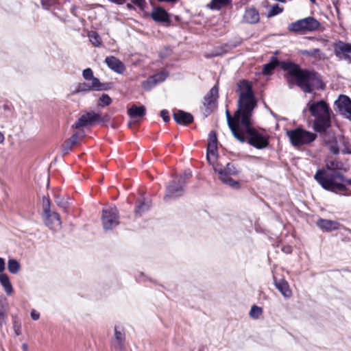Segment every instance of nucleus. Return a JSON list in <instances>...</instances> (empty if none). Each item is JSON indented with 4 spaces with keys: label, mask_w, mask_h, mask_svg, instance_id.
Listing matches in <instances>:
<instances>
[{
    "label": "nucleus",
    "mask_w": 351,
    "mask_h": 351,
    "mask_svg": "<svg viewBox=\"0 0 351 351\" xmlns=\"http://www.w3.org/2000/svg\"><path fill=\"white\" fill-rule=\"evenodd\" d=\"M12 321H13V328L16 335L19 336L21 334V322L17 318L16 315H12Z\"/></svg>",
    "instance_id": "36"
},
{
    "label": "nucleus",
    "mask_w": 351,
    "mask_h": 351,
    "mask_svg": "<svg viewBox=\"0 0 351 351\" xmlns=\"http://www.w3.org/2000/svg\"><path fill=\"white\" fill-rule=\"evenodd\" d=\"M44 223L49 229L58 230L61 227L60 215L56 212H50L43 214Z\"/></svg>",
    "instance_id": "15"
},
{
    "label": "nucleus",
    "mask_w": 351,
    "mask_h": 351,
    "mask_svg": "<svg viewBox=\"0 0 351 351\" xmlns=\"http://www.w3.org/2000/svg\"><path fill=\"white\" fill-rule=\"evenodd\" d=\"M31 317L34 320H38L40 317V314L35 310H32L31 312Z\"/></svg>",
    "instance_id": "51"
},
{
    "label": "nucleus",
    "mask_w": 351,
    "mask_h": 351,
    "mask_svg": "<svg viewBox=\"0 0 351 351\" xmlns=\"http://www.w3.org/2000/svg\"><path fill=\"white\" fill-rule=\"evenodd\" d=\"M287 135L289 136L291 145L295 147H300L303 145L311 143L315 141L317 137V135L315 133L308 132L300 128L287 130Z\"/></svg>",
    "instance_id": "5"
},
{
    "label": "nucleus",
    "mask_w": 351,
    "mask_h": 351,
    "mask_svg": "<svg viewBox=\"0 0 351 351\" xmlns=\"http://www.w3.org/2000/svg\"><path fill=\"white\" fill-rule=\"evenodd\" d=\"M307 107L311 114L315 117L313 129L315 132H325L331 126L330 114L332 113L329 106L324 100L308 102Z\"/></svg>",
    "instance_id": "4"
},
{
    "label": "nucleus",
    "mask_w": 351,
    "mask_h": 351,
    "mask_svg": "<svg viewBox=\"0 0 351 351\" xmlns=\"http://www.w3.org/2000/svg\"><path fill=\"white\" fill-rule=\"evenodd\" d=\"M158 1H166V2H176L178 0H158Z\"/></svg>",
    "instance_id": "56"
},
{
    "label": "nucleus",
    "mask_w": 351,
    "mask_h": 351,
    "mask_svg": "<svg viewBox=\"0 0 351 351\" xmlns=\"http://www.w3.org/2000/svg\"><path fill=\"white\" fill-rule=\"evenodd\" d=\"M226 115L227 119V123L230 130H231L233 136L240 142L244 143L246 141V138L244 136L243 132L239 131V125L241 124L240 121H238L235 119V114L234 117H232L228 110L226 111Z\"/></svg>",
    "instance_id": "12"
},
{
    "label": "nucleus",
    "mask_w": 351,
    "mask_h": 351,
    "mask_svg": "<svg viewBox=\"0 0 351 351\" xmlns=\"http://www.w3.org/2000/svg\"><path fill=\"white\" fill-rule=\"evenodd\" d=\"M214 170L219 174V178L223 184L234 189L240 188L239 182L230 178L231 176H236L239 173V171L234 164L229 162L224 167L217 166L214 167Z\"/></svg>",
    "instance_id": "6"
},
{
    "label": "nucleus",
    "mask_w": 351,
    "mask_h": 351,
    "mask_svg": "<svg viewBox=\"0 0 351 351\" xmlns=\"http://www.w3.org/2000/svg\"><path fill=\"white\" fill-rule=\"evenodd\" d=\"M0 284L7 295H10L13 292V287L10 278L6 274H0Z\"/></svg>",
    "instance_id": "25"
},
{
    "label": "nucleus",
    "mask_w": 351,
    "mask_h": 351,
    "mask_svg": "<svg viewBox=\"0 0 351 351\" xmlns=\"http://www.w3.org/2000/svg\"><path fill=\"white\" fill-rule=\"evenodd\" d=\"M344 114L351 121V106L348 109V111H346Z\"/></svg>",
    "instance_id": "53"
},
{
    "label": "nucleus",
    "mask_w": 351,
    "mask_h": 351,
    "mask_svg": "<svg viewBox=\"0 0 351 351\" xmlns=\"http://www.w3.org/2000/svg\"><path fill=\"white\" fill-rule=\"evenodd\" d=\"M282 251L286 254H291L292 252V247L289 245L284 246L282 248Z\"/></svg>",
    "instance_id": "52"
},
{
    "label": "nucleus",
    "mask_w": 351,
    "mask_h": 351,
    "mask_svg": "<svg viewBox=\"0 0 351 351\" xmlns=\"http://www.w3.org/2000/svg\"><path fill=\"white\" fill-rule=\"evenodd\" d=\"M320 23L314 17L308 16L291 23L289 29L293 32H312L317 30Z\"/></svg>",
    "instance_id": "7"
},
{
    "label": "nucleus",
    "mask_w": 351,
    "mask_h": 351,
    "mask_svg": "<svg viewBox=\"0 0 351 351\" xmlns=\"http://www.w3.org/2000/svg\"><path fill=\"white\" fill-rule=\"evenodd\" d=\"M274 285L276 288L282 293L285 298H289L291 295V291L289 289L288 282L281 279L279 281L276 280V278L274 276Z\"/></svg>",
    "instance_id": "21"
},
{
    "label": "nucleus",
    "mask_w": 351,
    "mask_h": 351,
    "mask_svg": "<svg viewBox=\"0 0 351 351\" xmlns=\"http://www.w3.org/2000/svg\"><path fill=\"white\" fill-rule=\"evenodd\" d=\"M109 119H110V117L108 114H105L102 117H101L100 115L99 114V118L97 119L96 123H105L108 122L109 121Z\"/></svg>",
    "instance_id": "49"
},
{
    "label": "nucleus",
    "mask_w": 351,
    "mask_h": 351,
    "mask_svg": "<svg viewBox=\"0 0 351 351\" xmlns=\"http://www.w3.org/2000/svg\"><path fill=\"white\" fill-rule=\"evenodd\" d=\"M22 348H23V351H27V344L23 343V346H22Z\"/></svg>",
    "instance_id": "57"
},
{
    "label": "nucleus",
    "mask_w": 351,
    "mask_h": 351,
    "mask_svg": "<svg viewBox=\"0 0 351 351\" xmlns=\"http://www.w3.org/2000/svg\"><path fill=\"white\" fill-rule=\"evenodd\" d=\"M56 202L59 206L64 208H65L67 206V202L64 201L63 199H60V197L56 198Z\"/></svg>",
    "instance_id": "48"
},
{
    "label": "nucleus",
    "mask_w": 351,
    "mask_h": 351,
    "mask_svg": "<svg viewBox=\"0 0 351 351\" xmlns=\"http://www.w3.org/2000/svg\"><path fill=\"white\" fill-rule=\"evenodd\" d=\"M145 108L143 106H132L128 110L129 116L133 119L142 118L145 114Z\"/></svg>",
    "instance_id": "24"
},
{
    "label": "nucleus",
    "mask_w": 351,
    "mask_h": 351,
    "mask_svg": "<svg viewBox=\"0 0 351 351\" xmlns=\"http://www.w3.org/2000/svg\"><path fill=\"white\" fill-rule=\"evenodd\" d=\"M191 177H192V172H191V171L190 169H186V170L184 171L183 174H182V175H180L179 176H176L175 178L178 179V178H182V181L186 182V180L189 179Z\"/></svg>",
    "instance_id": "43"
},
{
    "label": "nucleus",
    "mask_w": 351,
    "mask_h": 351,
    "mask_svg": "<svg viewBox=\"0 0 351 351\" xmlns=\"http://www.w3.org/2000/svg\"><path fill=\"white\" fill-rule=\"evenodd\" d=\"M173 117L175 121L180 125H187L193 121V117L191 113L181 110L175 111Z\"/></svg>",
    "instance_id": "18"
},
{
    "label": "nucleus",
    "mask_w": 351,
    "mask_h": 351,
    "mask_svg": "<svg viewBox=\"0 0 351 351\" xmlns=\"http://www.w3.org/2000/svg\"><path fill=\"white\" fill-rule=\"evenodd\" d=\"M112 102L111 98L106 94H103L99 99L98 106L104 107L109 106Z\"/></svg>",
    "instance_id": "37"
},
{
    "label": "nucleus",
    "mask_w": 351,
    "mask_h": 351,
    "mask_svg": "<svg viewBox=\"0 0 351 351\" xmlns=\"http://www.w3.org/2000/svg\"><path fill=\"white\" fill-rule=\"evenodd\" d=\"M168 76V73L165 71H160L156 73L154 75H152L153 78L155 80L156 84L161 83L164 82Z\"/></svg>",
    "instance_id": "39"
},
{
    "label": "nucleus",
    "mask_w": 351,
    "mask_h": 351,
    "mask_svg": "<svg viewBox=\"0 0 351 351\" xmlns=\"http://www.w3.org/2000/svg\"><path fill=\"white\" fill-rule=\"evenodd\" d=\"M258 11L253 7L246 8L243 15L242 22L247 24H256L259 21Z\"/></svg>",
    "instance_id": "16"
},
{
    "label": "nucleus",
    "mask_w": 351,
    "mask_h": 351,
    "mask_svg": "<svg viewBox=\"0 0 351 351\" xmlns=\"http://www.w3.org/2000/svg\"><path fill=\"white\" fill-rule=\"evenodd\" d=\"M93 86L96 91L107 90L111 88L112 83H101L99 79H95Z\"/></svg>",
    "instance_id": "32"
},
{
    "label": "nucleus",
    "mask_w": 351,
    "mask_h": 351,
    "mask_svg": "<svg viewBox=\"0 0 351 351\" xmlns=\"http://www.w3.org/2000/svg\"><path fill=\"white\" fill-rule=\"evenodd\" d=\"M237 91L239 93V99L235 119L240 121L241 126L244 128L247 136V143L256 149H263L268 145V139L252 128L251 123L253 110L257 106L251 82L246 80H239L237 83Z\"/></svg>",
    "instance_id": "1"
},
{
    "label": "nucleus",
    "mask_w": 351,
    "mask_h": 351,
    "mask_svg": "<svg viewBox=\"0 0 351 351\" xmlns=\"http://www.w3.org/2000/svg\"><path fill=\"white\" fill-rule=\"evenodd\" d=\"M42 5H43V8L45 7V3L43 2H42Z\"/></svg>",
    "instance_id": "59"
},
{
    "label": "nucleus",
    "mask_w": 351,
    "mask_h": 351,
    "mask_svg": "<svg viewBox=\"0 0 351 351\" xmlns=\"http://www.w3.org/2000/svg\"><path fill=\"white\" fill-rule=\"evenodd\" d=\"M217 152V138L215 132L210 131L208 134L206 158L210 164L213 163Z\"/></svg>",
    "instance_id": "13"
},
{
    "label": "nucleus",
    "mask_w": 351,
    "mask_h": 351,
    "mask_svg": "<svg viewBox=\"0 0 351 351\" xmlns=\"http://www.w3.org/2000/svg\"><path fill=\"white\" fill-rule=\"evenodd\" d=\"M314 179L323 189L334 193L346 191L347 185L351 186V179L346 178L339 171L327 172L324 169H318Z\"/></svg>",
    "instance_id": "3"
},
{
    "label": "nucleus",
    "mask_w": 351,
    "mask_h": 351,
    "mask_svg": "<svg viewBox=\"0 0 351 351\" xmlns=\"http://www.w3.org/2000/svg\"><path fill=\"white\" fill-rule=\"evenodd\" d=\"M125 335L123 328L114 327V339L112 341V346L116 350H123L125 347Z\"/></svg>",
    "instance_id": "17"
},
{
    "label": "nucleus",
    "mask_w": 351,
    "mask_h": 351,
    "mask_svg": "<svg viewBox=\"0 0 351 351\" xmlns=\"http://www.w3.org/2000/svg\"><path fill=\"white\" fill-rule=\"evenodd\" d=\"M43 214L52 212L50 210V201L48 198H47L45 197H44L43 198Z\"/></svg>",
    "instance_id": "42"
},
{
    "label": "nucleus",
    "mask_w": 351,
    "mask_h": 351,
    "mask_svg": "<svg viewBox=\"0 0 351 351\" xmlns=\"http://www.w3.org/2000/svg\"><path fill=\"white\" fill-rule=\"evenodd\" d=\"M21 266L19 263L16 259H9L8 261V269L12 274H16L20 270Z\"/></svg>",
    "instance_id": "30"
},
{
    "label": "nucleus",
    "mask_w": 351,
    "mask_h": 351,
    "mask_svg": "<svg viewBox=\"0 0 351 351\" xmlns=\"http://www.w3.org/2000/svg\"><path fill=\"white\" fill-rule=\"evenodd\" d=\"M312 3H315V0H310Z\"/></svg>",
    "instance_id": "58"
},
{
    "label": "nucleus",
    "mask_w": 351,
    "mask_h": 351,
    "mask_svg": "<svg viewBox=\"0 0 351 351\" xmlns=\"http://www.w3.org/2000/svg\"><path fill=\"white\" fill-rule=\"evenodd\" d=\"M317 226L325 231L337 230L339 226L338 222L329 219H319L317 222Z\"/></svg>",
    "instance_id": "23"
},
{
    "label": "nucleus",
    "mask_w": 351,
    "mask_h": 351,
    "mask_svg": "<svg viewBox=\"0 0 351 351\" xmlns=\"http://www.w3.org/2000/svg\"><path fill=\"white\" fill-rule=\"evenodd\" d=\"M277 66L287 72V80L289 88L295 84L305 93H312L315 89L323 88L322 82L317 73L302 69L299 64L291 61L280 62L274 56L270 58L268 63L263 66V73L271 74Z\"/></svg>",
    "instance_id": "2"
},
{
    "label": "nucleus",
    "mask_w": 351,
    "mask_h": 351,
    "mask_svg": "<svg viewBox=\"0 0 351 351\" xmlns=\"http://www.w3.org/2000/svg\"><path fill=\"white\" fill-rule=\"evenodd\" d=\"M218 97V86L215 85L204 98L203 113L205 117L208 116L216 106Z\"/></svg>",
    "instance_id": "11"
},
{
    "label": "nucleus",
    "mask_w": 351,
    "mask_h": 351,
    "mask_svg": "<svg viewBox=\"0 0 351 351\" xmlns=\"http://www.w3.org/2000/svg\"><path fill=\"white\" fill-rule=\"evenodd\" d=\"M90 42L95 46L99 47L101 45V38L97 32L91 31L88 34Z\"/></svg>",
    "instance_id": "31"
},
{
    "label": "nucleus",
    "mask_w": 351,
    "mask_h": 351,
    "mask_svg": "<svg viewBox=\"0 0 351 351\" xmlns=\"http://www.w3.org/2000/svg\"><path fill=\"white\" fill-rule=\"evenodd\" d=\"M151 16L156 22L167 23L170 21L167 11L160 7L154 8L151 13Z\"/></svg>",
    "instance_id": "20"
},
{
    "label": "nucleus",
    "mask_w": 351,
    "mask_h": 351,
    "mask_svg": "<svg viewBox=\"0 0 351 351\" xmlns=\"http://www.w3.org/2000/svg\"><path fill=\"white\" fill-rule=\"evenodd\" d=\"M156 82L152 76L149 77L147 80L142 83V86L144 90H149L156 85Z\"/></svg>",
    "instance_id": "34"
},
{
    "label": "nucleus",
    "mask_w": 351,
    "mask_h": 351,
    "mask_svg": "<svg viewBox=\"0 0 351 351\" xmlns=\"http://www.w3.org/2000/svg\"><path fill=\"white\" fill-rule=\"evenodd\" d=\"M95 80L93 79V82H87L79 83L76 87L75 93H86L93 90H95L93 85L95 84Z\"/></svg>",
    "instance_id": "26"
},
{
    "label": "nucleus",
    "mask_w": 351,
    "mask_h": 351,
    "mask_svg": "<svg viewBox=\"0 0 351 351\" xmlns=\"http://www.w3.org/2000/svg\"><path fill=\"white\" fill-rule=\"evenodd\" d=\"M5 269V262L4 258L0 257V274H3V271Z\"/></svg>",
    "instance_id": "50"
},
{
    "label": "nucleus",
    "mask_w": 351,
    "mask_h": 351,
    "mask_svg": "<svg viewBox=\"0 0 351 351\" xmlns=\"http://www.w3.org/2000/svg\"><path fill=\"white\" fill-rule=\"evenodd\" d=\"M232 0H212L208 6L215 10H219L222 7L231 3Z\"/></svg>",
    "instance_id": "29"
},
{
    "label": "nucleus",
    "mask_w": 351,
    "mask_h": 351,
    "mask_svg": "<svg viewBox=\"0 0 351 351\" xmlns=\"http://www.w3.org/2000/svg\"><path fill=\"white\" fill-rule=\"evenodd\" d=\"M330 151L334 154H339V147L337 144V142H335V143H332V145H330Z\"/></svg>",
    "instance_id": "47"
},
{
    "label": "nucleus",
    "mask_w": 351,
    "mask_h": 351,
    "mask_svg": "<svg viewBox=\"0 0 351 351\" xmlns=\"http://www.w3.org/2000/svg\"><path fill=\"white\" fill-rule=\"evenodd\" d=\"M82 75L86 81L93 82V79H97V77H94L93 72L90 68L84 69L82 72Z\"/></svg>",
    "instance_id": "38"
},
{
    "label": "nucleus",
    "mask_w": 351,
    "mask_h": 351,
    "mask_svg": "<svg viewBox=\"0 0 351 351\" xmlns=\"http://www.w3.org/2000/svg\"><path fill=\"white\" fill-rule=\"evenodd\" d=\"M7 319L5 311L3 308H0V331L2 330L3 325L6 324Z\"/></svg>",
    "instance_id": "41"
},
{
    "label": "nucleus",
    "mask_w": 351,
    "mask_h": 351,
    "mask_svg": "<svg viewBox=\"0 0 351 351\" xmlns=\"http://www.w3.org/2000/svg\"><path fill=\"white\" fill-rule=\"evenodd\" d=\"M334 54L339 60H343L351 64V43L337 40L333 44Z\"/></svg>",
    "instance_id": "10"
},
{
    "label": "nucleus",
    "mask_w": 351,
    "mask_h": 351,
    "mask_svg": "<svg viewBox=\"0 0 351 351\" xmlns=\"http://www.w3.org/2000/svg\"><path fill=\"white\" fill-rule=\"evenodd\" d=\"M300 53L302 56L312 57L315 59H321L323 56V53L319 49H304L300 51Z\"/></svg>",
    "instance_id": "27"
},
{
    "label": "nucleus",
    "mask_w": 351,
    "mask_h": 351,
    "mask_svg": "<svg viewBox=\"0 0 351 351\" xmlns=\"http://www.w3.org/2000/svg\"><path fill=\"white\" fill-rule=\"evenodd\" d=\"M335 105L342 114H344L351 106V99L346 95H340L335 101Z\"/></svg>",
    "instance_id": "22"
},
{
    "label": "nucleus",
    "mask_w": 351,
    "mask_h": 351,
    "mask_svg": "<svg viewBox=\"0 0 351 351\" xmlns=\"http://www.w3.org/2000/svg\"><path fill=\"white\" fill-rule=\"evenodd\" d=\"M282 8L280 7L278 4L274 5L267 14L268 17L276 16L282 12Z\"/></svg>",
    "instance_id": "40"
},
{
    "label": "nucleus",
    "mask_w": 351,
    "mask_h": 351,
    "mask_svg": "<svg viewBox=\"0 0 351 351\" xmlns=\"http://www.w3.org/2000/svg\"><path fill=\"white\" fill-rule=\"evenodd\" d=\"M4 140L3 134L0 132V143H2Z\"/></svg>",
    "instance_id": "55"
},
{
    "label": "nucleus",
    "mask_w": 351,
    "mask_h": 351,
    "mask_svg": "<svg viewBox=\"0 0 351 351\" xmlns=\"http://www.w3.org/2000/svg\"><path fill=\"white\" fill-rule=\"evenodd\" d=\"M98 118V113H95L93 111L88 112L82 114L73 125L72 128L77 129L82 127L93 125L94 123L97 122V119Z\"/></svg>",
    "instance_id": "14"
},
{
    "label": "nucleus",
    "mask_w": 351,
    "mask_h": 351,
    "mask_svg": "<svg viewBox=\"0 0 351 351\" xmlns=\"http://www.w3.org/2000/svg\"><path fill=\"white\" fill-rule=\"evenodd\" d=\"M160 117L165 123L170 121V117L169 115V111L167 110H162L160 111Z\"/></svg>",
    "instance_id": "44"
},
{
    "label": "nucleus",
    "mask_w": 351,
    "mask_h": 351,
    "mask_svg": "<svg viewBox=\"0 0 351 351\" xmlns=\"http://www.w3.org/2000/svg\"><path fill=\"white\" fill-rule=\"evenodd\" d=\"M337 166H338L337 163L334 161H330L328 163H327V165H326L327 169L332 170L331 172L337 171Z\"/></svg>",
    "instance_id": "45"
},
{
    "label": "nucleus",
    "mask_w": 351,
    "mask_h": 351,
    "mask_svg": "<svg viewBox=\"0 0 351 351\" xmlns=\"http://www.w3.org/2000/svg\"><path fill=\"white\" fill-rule=\"evenodd\" d=\"M84 136V131H80V132H77L75 133H74L70 138H69L66 141L71 144V145H75L79 138H82L83 136Z\"/></svg>",
    "instance_id": "35"
},
{
    "label": "nucleus",
    "mask_w": 351,
    "mask_h": 351,
    "mask_svg": "<svg viewBox=\"0 0 351 351\" xmlns=\"http://www.w3.org/2000/svg\"><path fill=\"white\" fill-rule=\"evenodd\" d=\"M186 185V182L182 181V178H174L166 187V194L164 196V200L167 202L169 199H174L181 197L184 193Z\"/></svg>",
    "instance_id": "9"
},
{
    "label": "nucleus",
    "mask_w": 351,
    "mask_h": 351,
    "mask_svg": "<svg viewBox=\"0 0 351 351\" xmlns=\"http://www.w3.org/2000/svg\"><path fill=\"white\" fill-rule=\"evenodd\" d=\"M149 202L137 201V204L135 208L136 215L141 216L143 213L147 211L150 208Z\"/></svg>",
    "instance_id": "28"
},
{
    "label": "nucleus",
    "mask_w": 351,
    "mask_h": 351,
    "mask_svg": "<svg viewBox=\"0 0 351 351\" xmlns=\"http://www.w3.org/2000/svg\"><path fill=\"white\" fill-rule=\"evenodd\" d=\"M105 62L110 69L117 73L122 74L125 70L123 62L114 56L106 57Z\"/></svg>",
    "instance_id": "19"
},
{
    "label": "nucleus",
    "mask_w": 351,
    "mask_h": 351,
    "mask_svg": "<svg viewBox=\"0 0 351 351\" xmlns=\"http://www.w3.org/2000/svg\"><path fill=\"white\" fill-rule=\"evenodd\" d=\"M73 145L69 144L67 141H66L63 145L62 153L63 154H68L72 149Z\"/></svg>",
    "instance_id": "46"
},
{
    "label": "nucleus",
    "mask_w": 351,
    "mask_h": 351,
    "mask_svg": "<svg viewBox=\"0 0 351 351\" xmlns=\"http://www.w3.org/2000/svg\"><path fill=\"white\" fill-rule=\"evenodd\" d=\"M119 211L116 207L103 209L101 222L104 230H111L116 228L119 223Z\"/></svg>",
    "instance_id": "8"
},
{
    "label": "nucleus",
    "mask_w": 351,
    "mask_h": 351,
    "mask_svg": "<svg viewBox=\"0 0 351 351\" xmlns=\"http://www.w3.org/2000/svg\"><path fill=\"white\" fill-rule=\"evenodd\" d=\"M262 313L263 309L261 307L256 305H253L250 309L249 315L253 319H258Z\"/></svg>",
    "instance_id": "33"
},
{
    "label": "nucleus",
    "mask_w": 351,
    "mask_h": 351,
    "mask_svg": "<svg viewBox=\"0 0 351 351\" xmlns=\"http://www.w3.org/2000/svg\"><path fill=\"white\" fill-rule=\"evenodd\" d=\"M132 4H133V3H127V5H126L127 8H128V10H134V5H133Z\"/></svg>",
    "instance_id": "54"
}]
</instances>
